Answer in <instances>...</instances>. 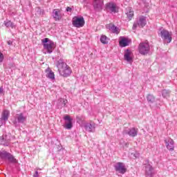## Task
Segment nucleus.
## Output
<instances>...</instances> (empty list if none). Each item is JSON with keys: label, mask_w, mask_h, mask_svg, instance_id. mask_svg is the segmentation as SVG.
I'll list each match as a JSON object with an SVG mask.
<instances>
[{"label": "nucleus", "mask_w": 177, "mask_h": 177, "mask_svg": "<svg viewBox=\"0 0 177 177\" xmlns=\"http://www.w3.org/2000/svg\"><path fill=\"white\" fill-rule=\"evenodd\" d=\"M9 115H10V112L6 109L4 110L2 113H1V118H0V120H1V122H6V121H8V120H9Z\"/></svg>", "instance_id": "f3484780"}, {"label": "nucleus", "mask_w": 177, "mask_h": 177, "mask_svg": "<svg viewBox=\"0 0 177 177\" xmlns=\"http://www.w3.org/2000/svg\"><path fill=\"white\" fill-rule=\"evenodd\" d=\"M124 59L128 63H132L133 62V58L132 57V51L129 49H126L124 50Z\"/></svg>", "instance_id": "ddd939ff"}, {"label": "nucleus", "mask_w": 177, "mask_h": 177, "mask_svg": "<svg viewBox=\"0 0 177 177\" xmlns=\"http://www.w3.org/2000/svg\"><path fill=\"white\" fill-rule=\"evenodd\" d=\"M41 44L44 46V48L47 50V53H52L53 49L56 48V44L53 41L49 39V38H44L41 40Z\"/></svg>", "instance_id": "f03ea898"}, {"label": "nucleus", "mask_w": 177, "mask_h": 177, "mask_svg": "<svg viewBox=\"0 0 177 177\" xmlns=\"http://www.w3.org/2000/svg\"><path fill=\"white\" fill-rule=\"evenodd\" d=\"M64 120L66 121V124L64 125L65 129H71L73 128V118L70 115H66Z\"/></svg>", "instance_id": "9d476101"}, {"label": "nucleus", "mask_w": 177, "mask_h": 177, "mask_svg": "<svg viewBox=\"0 0 177 177\" xmlns=\"http://www.w3.org/2000/svg\"><path fill=\"white\" fill-rule=\"evenodd\" d=\"M72 24L76 28H81V27L85 26V19L84 17H74L72 19Z\"/></svg>", "instance_id": "39448f33"}, {"label": "nucleus", "mask_w": 177, "mask_h": 177, "mask_svg": "<svg viewBox=\"0 0 177 177\" xmlns=\"http://www.w3.org/2000/svg\"><path fill=\"white\" fill-rule=\"evenodd\" d=\"M67 103V100H64V98H60L58 101V109H63V107H66V104Z\"/></svg>", "instance_id": "4be33fe9"}, {"label": "nucleus", "mask_w": 177, "mask_h": 177, "mask_svg": "<svg viewBox=\"0 0 177 177\" xmlns=\"http://www.w3.org/2000/svg\"><path fill=\"white\" fill-rule=\"evenodd\" d=\"M115 170L116 172H119V174H122V175L127 172V167H125V164L121 162H118L114 166Z\"/></svg>", "instance_id": "6e6552de"}, {"label": "nucleus", "mask_w": 177, "mask_h": 177, "mask_svg": "<svg viewBox=\"0 0 177 177\" xmlns=\"http://www.w3.org/2000/svg\"><path fill=\"white\" fill-rule=\"evenodd\" d=\"M0 145L3 146H9V141L6 140L3 137H0Z\"/></svg>", "instance_id": "a878e982"}, {"label": "nucleus", "mask_w": 177, "mask_h": 177, "mask_svg": "<svg viewBox=\"0 0 177 177\" xmlns=\"http://www.w3.org/2000/svg\"><path fill=\"white\" fill-rule=\"evenodd\" d=\"M106 9L110 10V12H111L112 13H115L117 12V6L114 3H106Z\"/></svg>", "instance_id": "a211bd4d"}, {"label": "nucleus", "mask_w": 177, "mask_h": 177, "mask_svg": "<svg viewBox=\"0 0 177 177\" xmlns=\"http://www.w3.org/2000/svg\"><path fill=\"white\" fill-rule=\"evenodd\" d=\"M126 15L127 16V19L131 21L132 20V18L133 17V11L131 10L130 8L127 10Z\"/></svg>", "instance_id": "b1692460"}, {"label": "nucleus", "mask_w": 177, "mask_h": 177, "mask_svg": "<svg viewBox=\"0 0 177 177\" xmlns=\"http://www.w3.org/2000/svg\"><path fill=\"white\" fill-rule=\"evenodd\" d=\"M93 7L96 12H100L103 9V0H94Z\"/></svg>", "instance_id": "f8f14e48"}, {"label": "nucleus", "mask_w": 177, "mask_h": 177, "mask_svg": "<svg viewBox=\"0 0 177 177\" xmlns=\"http://www.w3.org/2000/svg\"><path fill=\"white\" fill-rule=\"evenodd\" d=\"M0 158L2 160L7 158L10 162H17V160L16 158H15V156L6 151H0Z\"/></svg>", "instance_id": "423d86ee"}, {"label": "nucleus", "mask_w": 177, "mask_h": 177, "mask_svg": "<svg viewBox=\"0 0 177 177\" xmlns=\"http://www.w3.org/2000/svg\"><path fill=\"white\" fill-rule=\"evenodd\" d=\"M39 176L38 175V171H36L35 173L33 174V177H39Z\"/></svg>", "instance_id": "c9c22d12"}, {"label": "nucleus", "mask_w": 177, "mask_h": 177, "mask_svg": "<svg viewBox=\"0 0 177 177\" xmlns=\"http://www.w3.org/2000/svg\"><path fill=\"white\" fill-rule=\"evenodd\" d=\"M138 52L142 56L149 55L150 52V44H149V42H141L138 46Z\"/></svg>", "instance_id": "7ed1b4c3"}, {"label": "nucleus", "mask_w": 177, "mask_h": 177, "mask_svg": "<svg viewBox=\"0 0 177 177\" xmlns=\"http://www.w3.org/2000/svg\"><path fill=\"white\" fill-rule=\"evenodd\" d=\"M133 156L136 158H139V157L140 156V153H136L133 154Z\"/></svg>", "instance_id": "72a5a7b5"}, {"label": "nucleus", "mask_w": 177, "mask_h": 177, "mask_svg": "<svg viewBox=\"0 0 177 177\" xmlns=\"http://www.w3.org/2000/svg\"><path fill=\"white\" fill-rule=\"evenodd\" d=\"M12 44H13V41H10V40H9V41H8V45L11 46V45H12Z\"/></svg>", "instance_id": "4c0bfd02"}, {"label": "nucleus", "mask_w": 177, "mask_h": 177, "mask_svg": "<svg viewBox=\"0 0 177 177\" xmlns=\"http://www.w3.org/2000/svg\"><path fill=\"white\" fill-rule=\"evenodd\" d=\"M137 23H138V27H140V28H143L147 24L146 21V17L140 16L139 20L137 21Z\"/></svg>", "instance_id": "6ab92c4d"}, {"label": "nucleus", "mask_w": 177, "mask_h": 177, "mask_svg": "<svg viewBox=\"0 0 177 177\" xmlns=\"http://www.w3.org/2000/svg\"><path fill=\"white\" fill-rule=\"evenodd\" d=\"M159 31L160 38H162L163 41H167V44H171V41H172V35L169 33V31L164 29L163 28H160Z\"/></svg>", "instance_id": "20e7f679"}, {"label": "nucleus", "mask_w": 177, "mask_h": 177, "mask_svg": "<svg viewBox=\"0 0 177 177\" xmlns=\"http://www.w3.org/2000/svg\"><path fill=\"white\" fill-rule=\"evenodd\" d=\"M145 165L147 177H153V170L154 169L153 168V166H151L149 162V160H145Z\"/></svg>", "instance_id": "1a4fd4ad"}, {"label": "nucleus", "mask_w": 177, "mask_h": 177, "mask_svg": "<svg viewBox=\"0 0 177 177\" xmlns=\"http://www.w3.org/2000/svg\"><path fill=\"white\" fill-rule=\"evenodd\" d=\"M138 26H139V24L138 23V21L134 22L132 28L133 30H136V28H138Z\"/></svg>", "instance_id": "7c9ffc66"}, {"label": "nucleus", "mask_w": 177, "mask_h": 177, "mask_svg": "<svg viewBox=\"0 0 177 177\" xmlns=\"http://www.w3.org/2000/svg\"><path fill=\"white\" fill-rule=\"evenodd\" d=\"M3 92V88L2 87L0 88V93H2Z\"/></svg>", "instance_id": "ea45409f"}, {"label": "nucleus", "mask_w": 177, "mask_h": 177, "mask_svg": "<svg viewBox=\"0 0 177 177\" xmlns=\"http://www.w3.org/2000/svg\"><path fill=\"white\" fill-rule=\"evenodd\" d=\"M3 62V54L0 53V63H2Z\"/></svg>", "instance_id": "2f4dec72"}, {"label": "nucleus", "mask_w": 177, "mask_h": 177, "mask_svg": "<svg viewBox=\"0 0 177 177\" xmlns=\"http://www.w3.org/2000/svg\"><path fill=\"white\" fill-rule=\"evenodd\" d=\"M53 17L55 19V21L62 20V15H59V11L56 9H54L53 11Z\"/></svg>", "instance_id": "412c9836"}, {"label": "nucleus", "mask_w": 177, "mask_h": 177, "mask_svg": "<svg viewBox=\"0 0 177 177\" xmlns=\"http://www.w3.org/2000/svg\"><path fill=\"white\" fill-rule=\"evenodd\" d=\"M165 143L167 150L169 151H174V150H175V142H174V140L171 138L166 139L165 140Z\"/></svg>", "instance_id": "9b49d317"}, {"label": "nucleus", "mask_w": 177, "mask_h": 177, "mask_svg": "<svg viewBox=\"0 0 177 177\" xmlns=\"http://www.w3.org/2000/svg\"><path fill=\"white\" fill-rule=\"evenodd\" d=\"M147 100L148 103H149L150 104H153V103H154V102H156V97H154V95H153L151 94L147 95Z\"/></svg>", "instance_id": "5701e85b"}, {"label": "nucleus", "mask_w": 177, "mask_h": 177, "mask_svg": "<svg viewBox=\"0 0 177 177\" xmlns=\"http://www.w3.org/2000/svg\"><path fill=\"white\" fill-rule=\"evenodd\" d=\"M71 10H73V8L71 7H66V12H71Z\"/></svg>", "instance_id": "f704fd0d"}, {"label": "nucleus", "mask_w": 177, "mask_h": 177, "mask_svg": "<svg viewBox=\"0 0 177 177\" xmlns=\"http://www.w3.org/2000/svg\"><path fill=\"white\" fill-rule=\"evenodd\" d=\"M10 24H11V21H4V26H6V27H7V28L10 27Z\"/></svg>", "instance_id": "c756f323"}, {"label": "nucleus", "mask_w": 177, "mask_h": 177, "mask_svg": "<svg viewBox=\"0 0 177 177\" xmlns=\"http://www.w3.org/2000/svg\"><path fill=\"white\" fill-rule=\"evenodd\" d=\"M35 12H36V15L37 16H39V15H41L42 13V10H41V8H39V7H37L35 8Z\"/></svg>", "instance_id": "c85d7f7f"}, {"label": "nucleus", "mask_w": 177, "mask_h": 177, "mask_svg": "<svg viewBox=\"0 0 177 177\" xmlns=\"http://www.w3.org/2000/svg\"><path fill=\"white\" fill-rule=\"evenodd\" d=\"M131 40L127 37H122L121 39L119 41V45L121 48H125V46H128Z\"/></svg>", "instance_id": "dca6fc26"}, {"label": "nucleus", "mask_w": 177, "mask_h": 177, "mask_svg": "<svg viewBox=\"0 0 177 177\" xmlns=\"http://www.w3.org/2000/svg\"><path fill=\"white\" fill-rule=\"evenodd\" d=\"M84 128L88 132H93L95 131V123H86Z\"/></svg>", "instance_id": "aec40b11"}, {"label": "nucleus", "mask_w": 177, "mask_h": 177, "mask_svg": "<svg viewBox=\"0 0 177 177\" xmlns=\"http://www.w3.org/2000/svg\"><path fill=\"white\" fill-rule=\"evenodd\" d=\"M48 78H50V80H55V73L50 71L47 75Z\"/></svg>", "instance_id": "cd10ccee"}, {"label": "nucleus", "mask_w": 177, "mask_h": 177, "mask_svg": "<svg viewBox=\"0 0 177 177\" xmlns=\"http://www.w3.org/2000/svg\"><path fill=\"white\" fill-rule=\"evenodd\" d=\"M10 27H11V28H15V24H13V23L11 21V24H10Z\"/></svg>", "instance_id": "e433bc0d"}, {"label": "nucleus", "mask_w": 177, "mask_h": 177, "mask_svg": "<svg viewBox=\"0 0 177 177\" xmlns=\"http://www.w3.org/2000/svg\"><path fill=\"white\" fill-rule=\"evenodd\" d=\"M169 93H171V91H169V90H163L162 91V95L164 97H169Z\"/></svg>", "instance_id": "bb28decb"}, {"label": "nucleus", "mask_w": 177, "mask_h": 177, "mask_svg": "<svg viewBox=\"0 0 177 177\" xmlns=\"http://www.w3.org/2000/svg\"><path fill=\"white\" fill-rule=\"evenodd\" d=\"M27 121V115L23 113L17 114L15 121L13 122L14 125L17 126V124H24Z\"/></svg>", "instance_id": "0eeeda50"}, {"label": "nucleus", "mask_w": 177, "mask_h": 177, "mask_svg": "<svg viewBox=\"0 0 177 177\" xmlns=\"http://www.w3.org/2000/svg\"><path fill=\"white\" fill-rule=\"evenodd\" d=\"M100 42L104 45L109 44V38L106 35H102L100 37Z\"/></svg>", "instance_id": "393cba45"}, {"label": "nucleus", "mask_w": 177, "mask_h": 177, "mask_svg": "<svg viewBox=\"0 0 177 177\" xmlns=\"http://www.w3.org/2000/svg\"><path fill=\"white\" fill-rule=\"evenodd\" d=\"M76 121H77V122H81V121H82V119L81 118V117L77 116Z\"/></svg>", "instance_id": "473e14b6"}, {"label": "nucleus", "mask_w": 177, "mask_h": 177, "mask_svg": "<svg viewBox=\"0 0 177 177\" xmlns=\"http://www.w3.org/2000/svg\"><path fill=\"white\" fill-rule=\"evenodd\" d=\"M105 27L106 30H109L113 34H120V29L113 24H106Z\"/></svg>", "instance_id": "4468645a"}, {"label": "nucleus", "mask_w": 177, "mask_h": 177, "mask_svg": "<svg viewBox=\"0 0 177 177\" xmlns=\"http://www.w3.org/2000/svg\"><path fill=\"white\" fill-rule=\"evenodd\" d=\"M2 125H3V122H2V120L0 119V128L2 127Z\"/></svg>", "instance_id": "58836bf2"}, {"label": "nucleus", "mask_w": 177, "mask_h": 177, "mask_svg": "<svg viewBox=\"0 0 177 177\" xmlns=\"http://www.w3.org/2000/svg\"><path fill=\"white\" fill-rule=\"evenodd\" d=\"M56 66L58 68L59 73L62 77H70V75H71V73H72L71 68H70V66H68V65H67V64L64 62V59H62V58L59 59L57 62Z\"/></svg>", "instance_id": "f257e3e1"}, {"label": "nucleus", "mask_w": 177, "mask_h": 177, "mask_svg": "<svg viewBox=\"0 0 177 177\" xmlns=\"http://www.w3.org/2000/svg\"><path fill=\"white\" fill-rule=\"evenodd\" d=\"M124 132L126 135H129V136H131V138H135L136 136H138V129L133 127L129 129V130H125Z\"/></svg>", "instance_id": "2eb2a0df"}]
</instances>
